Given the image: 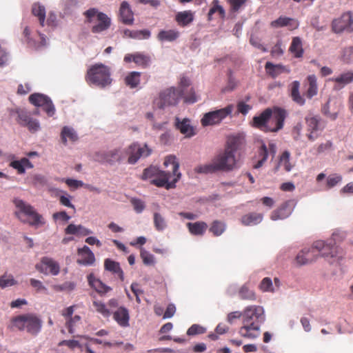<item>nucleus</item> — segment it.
<instances>
[{"mask_svg": "<svg viewBox=\"0 0 353 353\" xmlns=\"http://www.w3.org/2000/svg\"><path fill=\"white\" fill-rule=\"evenodd\" d=\"M133 61L138 65L143 68H146L150 65L151 59L148 55L142 53L137 52L134 54Z\"/></svg>", "mask_w": 353, "mask_h": 353, "instance_id": "nucleus-44", "label": "nucleus"}, {"mask_svg": "<svg viewBox=\"0 0 353 353\" xmlns=\"http://www.w3.org/2000/svg\"><path fill=\"white\" fill-rule=\"evenodd\" d=\"M299 26V21L293 18L281 16L277 19L270 23V26L274 28L288 27L290 30L297 29Z\"/></svg>", "mask_w": 353, "mask_h": 353, "instance_id": "nucleus-22", "label": "nucleus"}, {"mask_svg": "<svg viewBox=\"0 0 353 353\" xmlns=\"http://www.w3.org/2000/svg\"><path fill=\"white\" fill-rule=\"evenodd\" d=\"M104 268L105 270L117 275L121 281H124V274L118 262L110 259H106L104 261Z\"/></svg>", "mask_w": 353, "mask_h": 353, "instance_id": "nucleus-29", "label": "nucleus"}, {"mask_svg": "<svg viewBox=\"0 0 353 353\" xmlns=\"http://www.w3.org/2000/svg\"><path fill=\"white\" fill-rule=\"evenodd\" d=\"M176 128L180 132L185 134L186 137H191L195 134L194 129L190 125L188 119H183L181 121L179 118H176Z\"/></svg>", "mask_w": 353, "mask_h": 353, "instance_id": "nucleus-32", "label": "nucleus"}, {"mask_svg": "<svg viewBox=\"0 0 353 353\" xmlns=\"http://www.w3.org/2000/svg\"><path fill=\"white\" fill-rule=\"evenodd\" d=\"M113 318L117 323L121 327H128L129 325V312L124 307H120L113 313Z\"/></svg>", "mask_w": 353, "mask_h": 353, "instance_id": "nucleus-30", "label": "nucleus"}, {"mask_svg": "<svg viewBox=\"0 0 353 353\" xmlns=\"http://www.w3.org/2000/svg\"><path fill=\"white\" fill-rule=\"evenodd\" d=\"M163 165L165 167L172 165V173L161 170L159 174L152 179L151 183L157 187H165L167 190L174 188L181 176V172H179V163L175 156L169 155L165 158Z\"/></svg>", "mask_w": 353, "mask_h": 353, "instance_id": "nucleus-3", "label": "nucleus"}, {"mask_svg": "<svg viewBox=\"0 0 353 353\" xmlns=\"http://www.w3.org/2000/svg\"><path fill=\"white\" fill-rule=\"evenodd\" d=\"M61 136L62 141L65 145L67 143L68 139L71 141H75L78 139V137L75 131L72 128H69L68 126H65L63 128Z\"/></svg>", "mask_w": 353, "mask_h": 353, "instance_id": "nucleus-46", "label": "nucleus"}, {"mask_svg": "<svg viewBox=\"0 0 353 353\" xmlns=\"http://www.w3.org/2000/svg\"><path fill=\"white\" fill-rule=\"evenodd\" d=\"M18 114L17 122L22 126L31 119L29 113L25 110H19L17 111Z\"/></svg>", "mask_w": 353, "mask_h": 353, "instance_id": "nucleus-61", "label": "nucleus"}, {"mask_svg": "<svg viewBox=\"0 0 353 353\" xmlns=\"http://www.w3.org/2000/svg\"><path fill=\"white\" fill-rule=\"evenodd\" d=\"M265 321L264 310L259 305H250L243 312V325L239 328L241 336L254 339L260 334L261 325Z\"/></svg>", "mask_w": 353, "mask_h": 353, "instance_id": "nucleus-1", "label": "nucleus"}, {"mask_svg": "<svg viewBox=\"0 0 353 353\" xmlns=\"http://www.w3.org/2000/svg\"><path fill=\"white\" fill-rule=\"evenodd\" d=\"M225 229V225L223 222L214 221L212 222L209 230L214 236H219L224 232Z\"/></svg>", "mask_w": 353, "mask_h": 353, "instance_id": "nucleus-49", "label": "nucleus"}, {"mask_svg": "<svg viewBox=\"0 0 353 353\" xmlns=\"http://www.w3.org/2000/svg\"><path fill=\"white\" fill-rule=\"evenodd\" d=\"M141 258L142 259L143 263L146 265H154L155 263V259L154 255L150 254L149 252L144 250L143 248H141L140 253Z\"/></svg>", "mask_w": 353, "mask_h": 353, "instance_id": "nucleus-52", "label": "nucleus"}, {"mask_svg": "<svg viewBox=\"0 0 353 353\" xmlns=\"http://www.w3.org/2000/svg\"><path fill=\"white\" fill-rule=\"evenodd\" d=\"M300 88V83L298 81H294L290 84V97L293 101H294L296 103L303 105L305 103V99L304 97L299 92Z\"/></svg>", "mask_w": 353, "mask_h": 353, "instance_id": "nucleus-36", "label": "nucleus"}, {"mask_svg": "<svg viewBox=\"0 0 353 353\" xmlns=\"http://www.w3.org/2000/svg\"><path fill=\"white\" fill-rule=\"evenodd\" d=\"M141 72H130L125 78V84L130 88H137L140 83Z\"/></svg>", "mask_w": 353, "mask_h": 353, "instance_id": "nucleus-43", "label": "nucleus"}, {"mask_svg": "<svg viewBox=\"0 0 353 353\" xmlns=\"http://www.w3.org/2000/svg\"><path fill=\"white\" fill-rule=\"evenodd\" d=\"M17 284V281L14 279L12 275L3 274L1 276V281L0 287L3 289L7 287L13 286Z\"/></svg>", "mask_w": 353, "mask_h": 353, "instance_id": "nucleus-55", "label": "nucleus"}, {"mask_svg": "<svg viewBox=\"0 0 353 353\" xmlns=\"http://www.w3.org/2000/svg\"><path fill=\"white\" fill-rule=\"evenodd\" d=\"M234 109V105L229 104L223 108L206 112L201 119V123L203 127L219 125L232 114Z\"/></svg>", "mask_w": 353, "mask_h": 353, "instance_id": "nucleus-8", "label": "nucleus"}, {"mask_svg": "<svg viewBox=\"0 0 353 353\" xmlns=\"http://www.w3.org/2000/svg\"><path fill=\"white\" fill-rule=\"evenodd\" d=\"M286 116L284 109L277 107L271 109V116L268 121V126H270L268 132H276L282 129Z\"/></svg>", "mask_w": 353, "mask_h": 353, "instance_id": "nucleus-14", "label": "nucleus"}, {"mask_svg": "<svg viewBox=\"0 0 353 353\" xmlns=\"http://www.w3.org/2000/svg\"><path fill=\"white\" fill-rule=\"evenodd\" d=\"M14 203L19 209V211L16 212V215L21 222L35 227L45 224V221L42 216L32 205L21 199H14Z\"/></svg>", "mask_w": 353, "mask_h": 353, "instance_id": "nucleus-4", "label": "nucleus"}, {"mask_svg": "<svg viewBox=\"0 0 353 353\" xmlns=\"http://www.w3.org/2000/svg\"><path fill=\"white\" fill-rule=\"evenodd\" d=\"M271 116V108H267L259 115L255 116L252 119V125L263 132H268L270 126H268V119Z\"/></svg>", "mask_w": 353, "mask_h": 353, "instance_id": "nucleus-20", "label": "nucleus"}, {"mask_svg": "<svg viewBox=\"0 0 353 353\" xmlns=\"http://www.w3.org/2000/svg\"><path fill=\"white\" fill-rule=\"evenodd\" d=\"M87 279L89 285L101 295H104L112 290L110 287L106 285L100 279L96 278L93 273L88 274Z\"/></svg>", "mask_w": 353, "mask_h": 353, "instance_id": "nucleus-26", "label": "nucleus"}, {"mask_svg": "<svg viewBox=\"0 0 353 353\" xmlns=\"http://www.w3.org/2000/svg\"><path fill=\"white\" fill-rule=\"evenodd\" d=\"M85 23H92L91 32L94 34L103 32L111 26V19L105 13L95 8H90L83 12Z\"/></svg>", "mask_w": 353, "mask_h": 353, "instance_id": "nucleus-6", "label": "nucleus"}, {"mask_svg": "<svg viewBox=\"0 0 353 353\" xmlns=\"http://www.w3.org/2000/svg\"><path fill=\"white\" fill-rule=\"evenodd\" d=\"M92 305L94 310L104 318H108L112 314V312L104 303L100 301H94Z\"/></svg>", "mask_w": 353, "mask_h": 353, "instance_id": "nucleus-47", "label": "nucleus"}, {"mask_svg": "<svg viewBox=\"0 0 353 353\" xmlns=\"http://www.w3.org/2000/svg\"><path fill=\"white\" fill-rule=\"evenodd\" d=\"M125 157V150L115 148L108 151L96 152L94 155V159L101 163L113 165L117 162L120 163Z\"/></svg>", "mask_w": 353, "mask_h": 353, "instance_id": "nucleus-12", "label": "nucleus"}, {"mask_svg": "<svg viewBox=\"0 0 353 353\" xmlns=\"http://www.w3.org/2000/svg\"><path fill=\"white\" fill-rule=\"evenodd\" d=\"M77 252L80 256L77 261L78 264L83 265H92L94 263V255L90 248L87 245H84L82 248H79Z\"/></svg>", "mask_w": 353, "mask_h": 353, "instance_id": "nucleus-23", "label": "nucleus"}, {"mask_svg": "<svg viewBox=\"0 0 353 353\" xmlns=\"http://www.w3.org/2000/svg\"><path fill=\"white\" fill-rule=\"evenodd\" d=\"M216 12H219L221 17H223L225 15L224 9L219 5V0H213L212 6L208 12V19L210 20L212 16Z\"/></svg>", "mask_w": 353, "mask_h": 353, "instance_id": "nucleus-51", "label": "nucleus"}, {"mask_svg": "<svg viewBox=\"0 0 353 353\" xmlns=\"http://www.w3.org/2000/svg\"><path fill=\"white\" fill-rule=\"evenodd\" d=\"M186 226L190 233L194 236H203L208 229V224L204 221L188 223Z\"/></svg>", "mask_w": 353, "mask_h": 353, "instance_id": "nucleus-34", "label": "nucleus"}, {"mask_svg": "<svg viewBox=\"0 0 353 353\" xmlns=\"http://www.w3.org/2000/svg\"><path fill=\"white\" fill-rule=\"evenodd\" d=\"M160 172H161V170H159L157 168H156L154 166H150L148 168H145L143 170L141 179L143 180L154 179L157 176V174H159Z\"/></svg>", "mask_w": 353, "mask_h": 353, "instance_id": "nucleus-50", "label": "nucleus"}, {"mask_svg": "<svg viewBox=\"0 0 353 353\" xmlns=\"http://www.w3.org/2000/svg\"><path fill=\"white\" fill-rule=\"evenodd\" d=\"M24 127H27L30 132H35L40 129V125L39 121L37 119H34L31 118L24 125Z\"/></svg>", "mask_w": 353, "mask_h": 353, "instance_id": "nucleus-64", "label": "nucleus"}, {"mask_svg": "<svg viewBox=\"0 0 353 353\" xmlns=\"http://www.w3.org/2000/svg\"><path fill=\"white\" fill-rule=\"evenodd\" d=\"M36 269L45 274L57 275L60 272L59 263L52 259L44 256L40 263L36 265Z\"/></svg>", "mask_w": 353, "mask_h": 353, "instance_id": "nucleus-16", "label": "nucleus"}, {"mask_svg": "<svg viewBox=\"0 0 353 353\" xmlns=\"http://www.w3.org/2000/svg\"><path fill=\"white\" fill-rule=\"evenodd\" d=\"M182 92L183 91L174 87L167 88L159 93L154 104L159 108L176 105L183 97Z\"/></svg>", "mask_w": 353, "mask_h": 353, "instance_id": "nucleus-10", "label": "nucleus"}, {"mask_svg": "<svg viewBox=\"0 0 353 353\" xmlns=\"http://www.w3.org/2000/svg\"><path fill=\"white\" fill-rule=\"evenodd\" d=\"M92 232L81 225L69 224L65 229V234H73L77 236H85Z\"/></svg>", "mask_w": 353, "mask_h": 353, "instance_id": "nucleus-33", "label": "nucleus"}, {"mask_svg": "<svg viewBox=\"0 0 353 353\" xmlns=\"http://www.w3.org/2000/svg\"><path fill=\"white\" fill-rule=\"evenodd\" d=\"M340 107V104H337L336 101H333L332 103V101L328 100L322 108V113L328 119L334 121L338 117Z\"/></svg>", "mask_w": 353, "mask_h": 353, "instance_id": "nucleus-27", "label": "nucleus"}, {"mask_svg": "<svg viewBox=\"0 0 353 353\" xmlns=\"http://www.w3.org/2000/svg\"><path fill=\"white\" fill-rule=\"evenodd\" d=\"M239 296L242 300L255 301L256 299V293L249 288L248 284H245L240 288Z\"/></svg>", "mask_w": 353, "mask_h": 353, "instance_id": "nucleus-42", "label": "nucleus"}, {"mask_svg": "<svg viewBox=\"0 0 353 353\" xmlns=\"http://www.w3.org/2000/svg\"><path fill=\"white\" fill-rule=\"evenodd\" d=\"M130 201L137 213H141L145 208V202L140 199L131 198Z\"/></svg>", "mask_w": 353, "mask_h": 353, "instance_id": "nucleus-56", "label": "nucleus"}, {"mask_svg": "<svg viewBox=\"0 0 353 353\" xmlns=\"http://www.w3.org/2000/svg\"><path fill=\"white\" fill-rule=\"evenodd\" d=\"M324 249H331L329 246H325L324 241H316L312 246L301 250L296 257V263L301 265H306L314 261L319 256V253Z\"/></svg>", "mask_w": 353, "mask_h": 353, "instance_id": "nucleus-9", "label": "nucleus"}, {"mask_svg": "<svg viewBox=\"0 0 353 353\" xmlns=\"http://www.w3.org/2000/svg\"><path fill=\"white\" fill-rule=\"evenodd\" d=\"M259 288L262 292H274V288L272 279L269 277H265L259 285Z\"/></svg>", "mask_w": 353, "mask_h": 353, "instance_id": "nucleus-57", "label": "nucleus"}, {"mask_svg": "<svg viewBox=\"0 0 353 353\" xmlns=\"http://www.w3.org/2000/svg\"><path fill=\"white\" fill-rule=\"evenodd\" d=\"M119 19L123 24L131 26L134 23V13L127 1L121 3L119 10Z\"/></svg>", "mask_w": 353, "mask_h": 353, "instance_id": "nucleus-21", "label": "nucleus"}, {"mask_svg": "<svg viewBox=\"0 0 353 353\" xmlns=\"http://www.w3.org/2000/svg\"><path fill=\"white\" fill-rule=\"evenodd\" d=\"M330 81L334 83V90H340L353 81V71L343 72L338 77L330 79Z\"/></svg>", "mask_w": 353, "mask_h": 353, "instance_id": "nucleus-24", "label": "nucleus"}, {"mask_svg": "<svg viewBox=\"0 0 353 353\" xmlns=\"http://www.w3.org/2000/svg\"><path fill=\"white\" fill-rule=\"evenodd\" d=\"M263 220V214L256 212L246 214L241 218V222L243 225L251 226L256 225Z\"/></svg>", "mask_w": 353, "mask_h": 353, "instance_id": "nucleus-37", "label": "nucleus"}, {"mask_svg": "<svg viewBox=\"0 0 353 353\" xmlns=\"http://www.w3.org/2000/svg\"><path fill=\"white\" fill-rule=\"evenodd\" d=\"M32 14L39 19L41 26H44L46 20V8L39 3H34L32 6Z\"/></svg>", "mask_w": 353, "mask_h": 353, "instance_id": "nucleus-41", "label": "nucleus"}, {"mask_svg": "<svg viewBox=\"0 0 353 353\" xmlns=\"http://www.w3.org/2000/svg\"><path fill=\"white\" fill-rule=\"evenodd\" d=\"M342 59L345 63L353 62V47H348L343 50Z\"/></svg>", "mask_w": 353, "mask_h": 353, "instance_id": "nucleus-63", "label": "nucleus"}, {"mask_svg": "<svg viewBox=\"0 0 353 353\" xmlns=\"http://www.w3.org/2000/svg\"><path fill=\"white\" fill-rule=\"evenodd\" d=\"M352 23L353 19L351 13H344L341 17L333 21L332 30L336 33H340L345 30H350Z\"/></svg>", "mask_w": 353, "mask_h": 353, "instance_id": "nucleus-18", "label": "nucleus"}, {"mask_svg": "<svg viewBox=\"0 0 353 353\" xmlns=\"http://www.w3.org/2000/svg\"><path fill=\"white\" fill-rule=\"evenodd\" d=\"M342 181V176L338 174H333L331 175H329L327 178V188L328 189L332 188L336 185L338 183L341 182Z\"/></svg>", "mask_w": 353, "mask_h": 353, "instance_id": "nucleus-58", "label": "nucleus"}, {"mask_svg": "<svg viewBox=\"0 0 353 353\" xmlns=\"http://www.w3.org/2000/svg\"><path fill=\"white\" fill-rule=\"evenodd\" d=\"M290 153L288 151H284L282 153L279 161L281 165L283 166L284 169L287 172H290L292 168V165L290 162Z\"/></svg>", "mask_w": 353, "mask_h": 353, "instance_id": "nucleus-53", "label": "nucleus"}, {"mask_svg": "<svg viewBox=\"0 0 353 353\" xmlns=\"http://www.w3.org/2000/svg\"><path fill=\"white\" fill-rule=\"evenodd\" d=\"M248 0H227L230 5V10L233 12H238L240 9L245 6Z\"/></svg>", "mask_w": 353, "mask_h": 353, "instance_id": "nucleus-54", "label": "nucleus"}, {"mask_svg": "<svg viewBox=\"0 0 353 353\" xmlns=\"http://www.w3.org/2000/svg\"><path fill=\"white\" fill-rule=\"evenodd\" d=\"M153 222L154 226L157 231H163L168 226L165 219L159 212H154Z\"/></svg>", "mask_w": 353, "mask_h": 353, "instance_id": "nucleus-45", "label": "nucleus"}, {"mask_svg": "<svg viewBox=\"0 0 353 353\" xmlns=\"http://www.w3.org/2000/svg\"><path fill=\"white\" fill-rule=\"evenodd\" d=\"M81 321V317L79 315H74V316L70 317L66 320L65 325L70 334L74 333V328Z\"/></svg>", "mask_w": 353, "mask_h": 353, "instance_id": "nucleus-59", "label": "nucleus"}, {"mask_svg": "<svg viewBox=\"0 0 353 353\" xmlns=\"http://www.w3.org/2000/svg\"><path fill=\"white\" fill-rule=\"evenodd\" d=\"M324 245H325V246H329L331 249H324L323 250H322L319 253V256L321 255L323 257H328V256L333 257L334 256H335V254L336 253V248L334 246V245H331V244H328V243L325 244V243H324Z\"/></svg>", "mask_w": 353, "mask_h": 353, "instance_id": "nucleus-62", "label": "nucleus"}, {"mask_svg": "<svg viewBox=\"0 0 353 353\" xmlns=\"http://www.w3.org/2000/svg\"><path fill=\"white\" fill-rule=\"evenodd\" d=\"M85 80L89 84L105 88L112 83L110 68L102 63L94 64L87 71Z\"/></svg>", "mask_w": 353, "mask_h": 353, "instance_id": "nucleus-5", "label": "nucleus"}, {"mask_svg": "<svg viewBox=\"0 0 353 353\" xmlns=\"http://www.w3.org/2000/svg\"><path fill=\"white\" fill-rule=\"evenodd\" d=\"M305 121L307 139L310 141H314L323 129V127L321 126V119L320 117L310 113L305 116Z\"/></svg>", "mask_w": 353, "mask_h": 353, "instance_id": "nucleus-13", "label": "nucleus"}, {"mask_svg": "<svg viewBox=\"0 0 353 353\" xmlns=\"http://www.w3.org/2000/svg\"><path fill=\"white\" fill-rule=\"evenodd\" d=\"M190 84V82L188 78L185 77H181L180 80L181 89H179V90L183 91L182 96L185 103H194L197 101V98L193 88H190L189 92H185V88L188 87Z\"/></svg>", "mask_w": 353, "mask_h": 353, "instance_id": "nucleus-25", "label": "nucleus"}, {"mask_svg": "<svg viewBox=\"0 0 353 353\" xmlns=\"http://www.w3.org/2000/svg\"><path fill=\"white\" fill-rule=\"evenodd\" d=\"M125 156H128V163L135 164L141 158H146L152 154V149L146 143L141 145L139 143H133L125 150Z\"/></svg>", "mask_w": 353, "mask_h": 353, "instance_id": "nucleus-11", "label": "nucleus"}, {"mask_svg": "<svg viewBox=\"0 0 353 353\" xmlns=\"http://www.w3.org/2000/svg\"><path fill=\"white\" fill-rule=\"evenodd\" d=\"M10 166L15 169L19 174H23L26 172V168H32L33 164L28 158L23 157L20 160L12 161L10 163Z\"/></svg>", "mask_w": 353, "mask_h": 353, "instance_id": "nucleus-35", "label": "nucleus"}, {"mask_svg": "<svg viewBox=\"0 0 353 353\" xmlns=\"http://www.w3.org/2000/svg\"><path fill=\"white\" fill-rule=\"evenodd\" d=\"M206 332V329L198 324H194L187 331L188 336H194L196 334H203Z\"/></svg>", "mask_w": 353, "mask_h": 353, "instance_id": "nucleus-60", "label": "nucleus"}, {"mask_svg": "<svg viewBox=\"0 0 353 353\" xmlns=\"http://www.w3.org/2000/svg\"><path fill=\"white\" fill-rule=\"evenodd\" d=\"M266 72L273 78L276 77L279 74L288 72L286 67L281 64H273L271 62H267L265 65Z\"/></svg>", "mask_w": 353, "mask_h": 353, "instance_id": "nucleus-39", "label": "nucleus"}, {"mask_svg": "<svg viewBox=\"0 0 353 353\" xmlns=\"http://www.w3.org/2000/svg\"><path fill=\"white\" fill-rule=\"evenodd\" d=\"M12 326L19 330L23 331L25 329L31 334H37L41 329L42 321L35 314H26L13 317L11 320Z\"/></svg>", "mask_w": 353, "mask_h": 353, "instance_id": "nucleus-7", "label": "nucleus"}, {"mask_svg": "<svg viewBox=\"0 0 353 353\" xmlns=\"http://www.w3.org/2000/svg\"><path fill=\"white\" fill-rule=\"evenodd\" d=\"M289 52L294 58H302L304 54L302 39L299 37H294L289 48Z\"/></svg>", "mask_w": 353, "mask_h": 353, "instance_id": "nucleus-31", "label": "nucleus"}, {"mask_svg": "<svg viewBox=\"0 0 353 353\" xmlns=\"http://www.w3.org/2000/svg\"><path fill=\"white\" fill-rule=\"evenodd\" d=\"M295 203L293 200H288L284 202L281 206L274 210L271 214V219L276 221L288 218L292 212Z\"/></svg>", "mask_w": 353, "mask_h": 353, "instance_id": "nucleus-17", "label": "nucleus"}, {"mask_svg": "<svg viewBox=\"0 0 353 353\" xmlns=\"http://www.w3.org/2000/svg\"><path fill=\"white\" fill-rule=\"evenodd\" d=\"M307 88L305 92L307 98L312 99L318 94L317 78L314 74L307 76Z\"/></svg>", "mask_w": 353, "mask_h": 353, "instance_id": "nucleus-38", "label": "nucleus"}, {"mask_svg": "<svg viewBox=\"0 0 353 353\" xmlns=\"http://www.w3.org/2000/svg\"><path fill=\"white\" fill-rule=\"evenodd\" d=\"M259 157L261 158V159H259L258 162L254 165V168L256 169L261 167L268 157V148L264 143L261 145L259 150Z\"/></svg>", "mask_w": 353, "mask_h": 353, "instance_id": "nucleus-48", "label": "nucleus"}, {"mask_svg": "<svg viewBox=\"0 0 353 353\" xmlns=\"http://www.w3.org/2000/svg\"><path fill=\"white\" fill-rule=\"evenodd\" d=\"M194 19V13L192 10L179 12L175 15V21L181 27H185L191 24Z\"/></svg>", "mask_w": 353, "mask_h": 353, "instance_id": "nucleus-28", "label": "nucleus"}, {"mask_svg": "<svg viewBox=\"0 0 353 353\" xmlns=\"http://www.w3.org/2000/svg\"><path fill=\"white\" fill-rule=\"evenodd\" d=\"M239 168V158L236 154L223 150L214 157L210 163L199 165L194 171L199 174H209L216 172H230Z\"/></svg>", "mask_w": 353, "mask_h": 353, "instance_id": "nucleus-2", "label": "nucleus"}, {"mask_svg": "<svg viewBox=\"0 0 353 353\" xmlns=\"http://www.w3.org/2000/svg\"><path fill=\"white\" fill-rule=\"evenodd\" d=\"M245 145V136L241 134L230 136L228 138L225 145V150L235 154L241 150Z\"/></svg>", "mask_w": 353, "mask_h": 353, "instance_id": "nucleus-19", "label": "nucleus"}, {"mask_svg": "<svg viewBox=\"0 0 353 353\" xmlns=\"http://www.w3.org/2000/svg\"><path fill=\"white\" fill-rule=\"evenodd\" d=\"M179 35L180 33L176 30H161L157 35V39L160 41L172 42L176 40Z\"/></svg>", "mask_w": 353, "mask_h": 353, "instance_id": "nucleus-40", "label": "nucleus"}, {"mask_svg": "<svg viewBox=\"0 0 353 353\" xmlns=\"http://www.w3.org/2000/svg\"><path fill=\"white\" fill-rule=\"evenodd\" d=\"M29 101L35 106L41 107L48 117H52L55 113V108L52 101L45 94H32L29 97Z\"/></svg>", "mask_w": 353, "mask_h": 353, "instance_id": "nucleus-15", "label": "nucleus"}]
</instances>
